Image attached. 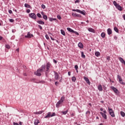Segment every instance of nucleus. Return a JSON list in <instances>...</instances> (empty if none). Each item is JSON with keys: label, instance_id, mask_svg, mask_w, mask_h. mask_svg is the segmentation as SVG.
Wrapping results in <instances>:
<instances>
[{"label": "nucleus", "instance_id": "1", "mask_svg": "<svg viewBox=\"0 0 125 125\" xmlns=\"http://www.w3.org/2000/svg\"><path fill=\"white\" fill-rule=\"evenodd\" d=\"M113 4L118 10H120V11L123 10V7L118 4L116 1H113Z\"/></svg>", "mask_w": 125, "mask_h": 125}, {"label": "nucleus", "instance_id": "2", "mask_svg": "<svg viewBox=\"0 0 125 125\" xmlns=\"http://www.w3.org/2000/svg\"><path fill=\"white\" fill-rule=\"evenodd\" d=\"M108 113L110 115V116L113 118H114V117H115L116 115H115V112H114L113 109L110 108V107H108Z\"/></svg>", "mask_w": 125, "mask_h": 125}, {"label": "nucleus", "instance_id": "3", "mask_svg": "<svg viewBox=\"0 0 125 125\" xmlns=\"http://www.w3.org/2000/svg\"><path fill=\"white\" fill-rule=\"evenodd\" d=\"M50 67H52L51 63H50V62H47L46 65V69L45 71L46 74H47V73L49 72V69L50 68Z\"/></svg>", "mask_w": 125, "mask_h": 125}, {"label": "nucleus", "instance_id": "4", "mask_svg": "<svg viewBox=\"0 0 125 125\" xmlns=\"http://www.w3.org/2000/svg\"><path fill=\"white\" fill-rule=\"evenodd\" d=\"M111 89H112V90H113L114 92L115 93L116 95H119L120 94L119 90H118V89H117L116 87L112 86L111 87Z\"/></svg>", "mask_w": 125, "mask_h": 125}, {"label": "nucleus", "instance_id": "5", "mask_svg": "<svg viewBox=\"0 0 125 125\" xmlns=\"http://www.w3.org/2000/svg\"><path fill=\"white\" fill-rule=\"evenodd\" d=\"M72 11H76V12L81 13V14H83V15H85V11H81L79 9H72Z\"/></svg>", "mask_w": 125, "mask_h": 125}, {"label": "nucleus", "instance_id": "6", "mask_svg": "<svg viewBox=\"0 0 125 125\" xmlns=\"http://www.w3.org/2000/svg\"><path fill=\"white\" fill-rule=\"evenodd\" d=\"M117 79H118L120 83H121V84H125V83L123 82V79H122V77H121V76H120L119 75H118Z\"/></svg>", "mask_w": 125, "mask_h": 125}, {"label": "nucleus", "instance_id": "7", "mask_svg": "<svg viewBox=\"0 0 125 125\" xmlns=\"http://www.w3.org/2000/svg\"><path fill=\"white\" fill-rule=\"evenodd\" d=\"M42 70H40L39 68L36 72H35V74L36 76H38L39 77H41L42 76Z\"/></svg>", "mask_w": 125, "mask_h": 125}, {"label": "nucleus", "instance_id": "8", "mask_svg": "<svg viewBox=\"0 0 125 125\" xmlns=\"http://www.w3.org/2000/svg\"><path fill=\"white\" fill-rule=\"evenodd\" d=\"M29 17L30 18H32V19H34L36 20L37 19V16H36V14L35 13H31L29 14Z\"/></svg>", "mask_w": 125, "mask_h": 125}, {"label": "nucleus", "instance_id": "9", "mask_svg": "<svg viewBox=\"0 0 125 125\" xmlns=\"http://www.w3.org/2000/svg\"><path fill=\"white\" fill-rule=\"evenodd\" d=\"M83 79L87 83L89 84V85H90V81H89V79H88V78L86 77H84Z\"/></svg>", "mask_w": 125, "mask_h": 125}, {"label": "nucleus", "instance_id": "10", "mask_svg": "<svg viewBox=\"0 0 125 125\" xmlns=\"http://www.w3.org/2000/svg\"><path fill=\"white\" fill-rule=\"evenodd\" d=\"M33 37V34H31L30 32H28L27 35L25 36V38H27L28 39H31Z\"/></svg>", "mask_w": 125, "mask_h": 125}, {"label": "nucleus", "instance_id": "11", "mask_svg": "<svg viewBox=\"0 0 125 125\" xmlns=\"http://www.w3.org/2000/svg\"><path fill=\"white\" fill-rule=\"evenodd\" d=\"M54 74H55L54 76H55V80H59L60 78L59 74H58V73L55 71L54 72Z\"/></svg>", "mask_w": 125, "mask_h": 125}, {"label": "nucleus", "instance_id": "12", "mask_svg": "<svg viewBox=\"0 0 125 125\" xmlns=\"http://www.w3.org/2000/svg\"><path fill=\"white\" fill-rule=\"evenodd\" d=\"M43 112H44V110H42L40 111L34 112L33 114H34V115H41V114H42Z\"/></svg>", "mask_w": 125, "mask_h": 125}, {"label": "nucleus", "instance_id": "13", "mask_svg": "<svg viewBox=\"0 0 125 125\" xmlns=\"http://www.w3.org/2000/svg\"><path fill=\"white\" fill-rule=\"evenodd\" d=\"M101 115H102L103 118H104V120H107V115H106V114L102 112H100Z\"/></svg>", "mask_w": 125, "mask_h": 125}, {"label": "nucleus", "instance_id": "14", "mask_svg": "<svg viewBox=\"0 0 125 125\" xmlns=\"http://www.w3.org/2000/svg\"><path fill=\"white\" fill-rule=\"evenodd\" d=\"M72 15L74 17H82V15H81L80 14H77L76 13H72Z\"/></svg>", "mask_w": 125, "mask_h": 125}, {"label": "nucleus", "instance_id": "15", "mask_svg": "<svg viewBox=\"0 0 125 125\" xmlns=\"http://www.w3.org/2000/svg\"><path fill=\"white\" fill-rule=\"evenodd\" d=\"M63 103L62 102H61V101H59L56 104V107L57 108H59L60 107V105L62 104Z\"/></svg>", "mask_w": 125, "mask_h": 125}, {"label": "nucleus", "instance_id": "16", "mask_svg": "<svg viewBox=\"0 0 125 125\" xmlns=\"http://www.w3.org/2000/svg\"><path fill=\"white\" fill-rule=\"evenodd\" d=\"M98 90H99V91H103V88L102 87V85H101V84H100L98 85Z\"/></svg>", "mask_w": 125, "mask_h": 125}, {"label": "nucleus", "instance_id": "17", "mask_svg": "<svg viewBox=\"0 0 125 125\" xmlns=\"http://www.w3.org/2000/svg\"><path fill=\"white\" fill-rule=\"evenodd\" d=\"M119 61H120V62H121V63H123V64H124V65L125 64V61L124 60V59H123L122 58L119 57Z\"/></svg>", "mask_w": 125, "mask_h": 125}, {"label": "nucleus", "instance_id": "18", "mask_svg": "<svg viewBox=\"0 0 125 125\" xmlns=\"http://www.w3.org/2000/svg\"><path fill=\"white\" fill-rule=\"evenodd\" d=\"M51 117V112H48L47 113V115L44 117L45 119H47L48 118H50Z\"/></svg>", "mask_w": 125, "mask_h": 125}, {"label": "nucleus", "instance_id": "19", "mask_svg": "<svg viewBox=\"0 0 125 125\" xmlns=\"http://www.w3.org/2000/svg\"><path fill=\"white\" fill-rule=\"evenodd\" d=\"M88 31L91 33H95V30L91 28H88Z\"/></svg>", "mask_w": 125, "mask_h": 125}, {"label": "nucleus", "instance_id": "20", "mask_svg": "<svg viewBox=\"0 0 125 125\" xmlns=\"http://www.w3.org/2000/svg\"><path fill=\"white\" fill-rule=\"evenodd\" d=\"M39 124H40V120H39V119L35 120L34 121V125H38Z\"/></svg>", "mask_w": 125, "mask_h": 125}, {"label": "nucleus", "instance_id": "21", "mask_svg": "<svg viewBox=\"0 0 125 125\" xmlns=\"http://www.w3.org/2000/svg\"><path fill=\"white\" fill-rule=\"evenodd\" d=\"M42 15L43 16V19H44L45 20H47V16L44 15V14H43V12L42 13Z\"/></svg>", "mask_w": 125, "mask_h": 125}, {"label": "nucleus", "instance_id": "22", "mask_svg": "<svg viewBox=\"0 0 125 125\" xmlns=\"http://www.w3.org/2000/svg\"><path fill=\"white\" fill-rule=\"evenodd\" d=\"M40 70H42V72H43V71H44V70H45V65H42V66L41 68H39Z\"/></svg>", "mask_w": 125, "mask_h": 125}, {"label": "nucleus", "instance_id": "23", "mask_svg": "<svg viewBox=\"0 0 125 125\" xmlns=\"http://www.w3.org/2000/svg\"><path fill=\"white\" fill-rule=\"evenodd\" d=\"M107 34L108 35H112V30L110 28L107 29Z\"/></svg>", "mask_w": 125, "mask_h": 125}, {"label": "nucleus", "instance_id": "24", "mask_svg": "<svg viewBox=\"0 0 125 125\" xmlns=\"http://www.w3.org/2000/svg\"><path fill=\"white\" fill-rule=\"evenodd\" d=\"M78 46L80 48H83V45L81 42L78 43Z\"/></svg>", "mask_w": 125, "mask_h": 125}, {"label": "nucleus", "instance_id": "25", "mask_svg": "<svg viewBox=\"0 0 125 125\" xmlns=\"http://www.w3.org/2000/svg\"><path fill=\"white\" fill-rule=\"evenodd\" d=\"M67 31H68V32H70V33H73L74 32V30L70 27H67Z\"/></svg>", "mask_w": 125, "mask_h": 125}, {"label": "nucleus", "instance_id": "26", "mask_svg": "<svg viewBox=\"0 0 125 125\" xmlns=\"http://www.w3.org/2000/svg\"><path fill=\"white\" fill-rule=\"evenodd\" d=\"M101 36L103 39H104V38L106 37V34H105V32H102L101 34Z\"/></svg>", "mask_w": 125, "mask_h": 125}, {"label": "nucleus", "instance_id": "27", "mask_svg": "<svg viewBox=\"0 0 125 125\" xmlns=\"http://www.w3.org/2000/svg\"><path fill=\"white\" fill-rule=\"evenodd\" d=\"M37 22H38L39 24H40L41 25H44V22L42 21H38Z\"/></svg>", "mask_w": 125, "mask_h": 125}, {"label": "nucleus", "instance_id": "28", "mask_svg": "<svg viewBox=\"0 0 125 125\" xmlns=\"http://www.w3.org/2000/svg\"><path fill=\"white\" fill-rule=\"evenodd\" d=\"M95 56L97 57H98L99 56H100V52H96V53H95Z\"/></svg>", "mask_w": 125, "mask_h": 125}, {"label": "nucleus", "instance_id": "29", "mask_svg": "<svg viewBox=\"0 0 125 125\" xmlns=\"http://www.w3.org/2000/svg\"><path fill=\"white\" fill-rule=\"evenodd\" d=\"M24 6H25V7H26L27 8H31V6H30V5H29L27 3L24 4Z\"/></svg>", "mask_w": 125, "mask_h": 125}, {"label": "nucleus", "instance_id": "30", "mask_svg": "<svg viewBox=\"0 0 125 125\" xmlns=\"http://www.w3.org/2000/svg\"><path fill=\"white\" fill-rule=\"evenodd\" d=\"M64 100H65V97L62 96V97H61V99L60 100V101H61V102L63 103L64 102Z\"/></svg>", "mask_w": 125, "mask_h": 125}, {"label": "nucleus", "instance_id": "31", "mask_svg": "<svg viewBox=\"0 0 125 125\" xmlns=\"http://www.w3.org/2000/svg\"><path fill=\"white\" fill-rule=\"evenodd\" d=\"M61 32L62 35H63V36H65V31H64V30H63V29H61Z\"/></svg>", "mask_w": 125, "mask_h": 125}, {"label": "nucleus", "instance_id": "32", "mask_svg": "<svg viewBox=\"0 0 125 125\" xmlns=\"http://www.w3.org/2000/svg\"><path fill=\"white\" fill-rule=\"evenodd\" d=\"M120 114H121L122 117H125V112H124V111H121Z\"/></svg>", "mask_w": 125, "mask_h": 125}, {"label": "nucleus", "instance_id": "33", "mask_svg": "<svg viewBox=\"0 0 125 125\" xmlns=\"http://www.w3.org/2000/svg\"><path fill=\"white\" fill-rule=\"evenodd\" d=\"M114 30L115 32H116V33H119V29H118V28H117V27H115L114 28Z\"/></svg>", "mask_w": 125, "mask_h": 125}, {"label": "nucleus", "instance_id": "34", "mask_svg": "<svg viewBox=\"0 0 125 125\" xmlns=\"http://www.w3.org/2000/svg\"><path fill=\"white\" fill-rule=\"evenodd\" d=\"M81 55L82 58H85V55H84V54H83V52H81Z\"/></svg>", "mask_w": 125, "mask_h": 125}, {"label": "nucleus", "instance_id": "35", "mask_svg": "<svg viewBox=\"0 0 125 125\" xmlns=\"http://www.w3.org/2000/svg\"><path fill=\"white\" fill-rule=\"evenodd\" d=\"M77 79L74 77L73 76L72 78V82H76Z\"/></svg>", "mask_w": 125, "mask_h": 125}, {"label": "nucleus", "instance_id": "36", "mask_svg": "<svg viewBox=\"0 0 125 125\" xmlns=\"http://www.w3.org/2000/svg\"><path fill=\"white\" fill-rule=\"evenodd\" d=\"M62 113L63 114V115H66L67 113H68V110H66L65 111H62Z\"/></svg>", "mask_w": 125, "mask_h": 125}, {"label": "nucleus", "instance_id": "37", "mask_svg": "<svg viewBox=\"0 0 125 125\" xmlns=\"http://www.w3.org/2000/svg\"><path fill=\"white\" fill-rule=\"evenodd\" d=\"M5 47H6V48H7L8 49H9V48H10V46L8 44H6V45H5Z\"/></svg>", "mask_w": 125, "mask_h": 125}, {"label": "nucleus", "instance_id": "38", "mask_svg": "<svg viewBox=\"0 0 125 125\" xmlns=\"http://www.w3.org/2000/svg\"><path fill=\"white\" fill-rule=\"evenodd\" d=\"M57 17L58 19H59V20H61L62 18H61V16H60V15H58L57 16Z\"/></svg>", "mask_w": 125, "mask_h": 125}, {"label": "nucleus", "instance_id": "39", "mask_svg": "<svg viewBox=\"0 0 125 125\" xmlns=\"http://www.w3.org/2000/svg\"><path fill=\"white\" fill-rule=\"evenodd\" d=\"M9 21H10V22H11V23H13V22H14V19H9Z\"/></svg>", "mask_w": 125, "mask_h": 125}, {"label": "nucleus", "instance_id": "40", "mask_svg": "<svg viewBox=\"0 0 125 125\" xmlns=\"http://www.w3.org/2000/svg\"><path fill=\"white\" fill-rule=\"evenodd\" d=\"M37 16H38V17H39V18H42V15H41V14H40V13H38V14H37Z\"/></svg>", "mask_w": 125, "mask_h": 125}, {"label": "nucleus", "instance_id": "41", "mask_svg": "<svg viewBox=\"0 0 125 125\" xmlns=\"http://www.w3.org/2000/svg\"><path fill=\"white\" fill-rule=\"evenodd\" d=\"M75 68L76 71H78V69L79 68V66H78V65H76L75 66Z\"/></svg>", "mask_w": 125, "mask_h": 125}, {"label": "nucleus", "instance_id": "42", "mask_svg": "<svg viewBox=\"0 0 125 125\" xmlns=\"http://www.w3.org/2000/svg\"><path fill=\"white\" fill-rule=\"evenodd\" d=\"M73 33H74L75 35H77V36H79V35H80V34H79V33H78L77 32L75 31H74Z\"/></svg>", "mask_w": 125, "mask_h": 125}, {"label": "nucleus", "instance_id": "43", "mask_svg": "<svg viewBox=\"0 0 125 125\" xmlns=\"http://www.w3.org/2000/svg\"><path fill=\"white\" fill-rule=\"evenodd\" d=\"M45 38H46V40H49V37L48 36V35H45Z\"/></svg>", "mask_w": 125, "mask_h": 125}, {"label": "nucleus", "instance_id": "44", "mask_svg": "<svg viewBox=\"0 0 125 125\" xmlns=\"http://www.w3.org/2000/svg\"><path fill=\"white\" fill-rule=\"evenodd\" d=\"M54 116H56L55 112H53L51 115V117H54Z\"/></svg>", "mask_w": 125, "mask_h": 125}, {"label": "nucleus", "instance_id": "45", "mask_svg": "<svg viewBox=\"0 0 125 125\" xmlns=\"http://www.w3.org/2000/svg\"><path fill=\"white\" fill-rule=\"evenodd\" d=\"M42 8H43V9H44V8H45V5H44V4H42Z\"/></svg>", "mask_w": 125, "mask_h": 125}, {"label": "nucleus", "instance_id": "46", "mask_svg": "<svg viewBox=\"0 0 125 125\" xmlns=\"http://www.w3.org/2000/svg\"><path fill=\"white\" fill-rule=\"evenodd\" d=\"M26 12L27 13H30L31 12V10L30 9H27V11H26Z\"/></svg>", "mask_w": 125, "mask_h": 125}, {"label": "nucleus", "instance_id": "47", "mask_svg": "<svg viewBox=\"0 0 125 125\" xmlns=\"http://www.w3.org/2000/svg\"><path fill=\"white\" fill-rule=\"evenodd\" d=\"M53 62L54 63H55V64L57 63V61L56 60H55V59H53Z\"/></svg>", "mask_w": 125, "mask_h": 125}, {"label": "nucleus", "instance_id": "48", "mask_svg": "<svg viewBox=\"0 0 125 125\" xmlns=\"http://www.w3.org/2000/svg\"><path fill=\"white\" fill-rule=\"evenodd\" d=\"M38 27H39L40 30H42V26H41V25H38Z\"/></svg>", "mask_w": 125, "mask_h": 125}, {"label": "nucleus", "instance_id": "49", "mask_svg": "<svg viewBox=\"0 0 125 125\" xmlns=\"http://www.w3.org/2000/svg\"><path fill=\"white\" fill-rule=\"evenodd\" d=\"M13 125H19V124H18V123H15V122H14V123H13Z\"/></svg>", "mask_w": 125, "mask_h": 125}, {"label": "nucleus", "instance_id": "50", "mask_svg": "<svg viewBox=\"0 0 125 125\" xmlns=\"http://www.w3.org/2000/svg\"><path fill=\"white\" fill-rule=\"evenodd\" d=\"M49 21H50L51 22H52V21H53V18H50Z\"/></svg>", "mask_w": 125, "mask_h": 125}, {"label": "nucleus", "instance_id": "51", "mask_svg": "<svg viewBox=\"0 0 125 125\" xmlns=\"http://www.w3.org/2000/svg\"><path fill=\"white\" fill-rule=\"evenodd\" d=\"M106 59H107V60H108V61H110V57H107L106 58Z\"/></svg>", "mask_w": 125, "mask_h": 125}, {"label": "nucleus", "instance_id": "52", "mask_svg": "<svg viewBox=\"0 0 125 125\" xmlns=\"http://www.w3.org/2000/svg\"><path fill=\"white\" fill-rule=\"evenodd\" d=\"M9 13H10V14H11V13H12V11L11 10H9Z\"/></svg>", "mask_w": 125, "mask_h": 125}, {"label": "nucleus", "instance_id": "53", "mask_svg": "<svg viewBox=\"0 0 125 125\" xmlns=\"http://www.w3.org/2000/svg\"><path fill=\"white\" fill-rule=\"evenodd\" d=\"M77 2H80V0H76L75 1V3H77Z\"/></svg>", "mask_w": 125, "mask_h": 125}, {"label": "nucleus", "instance_id": "54", "mask_svg": "<svg viewBox=\"0 0 125 125\" xmlns=\"http://www.w3.org/2000/svg\"><path fill=\"white\" fill-rule=\"evenodd\" d=\"M55 85H58V82H56L55 83Z\"/></svg>", "mask_w": 125, "mask_h": 125}, {"label": "nucleus", "instance_id": "55", "mask_svg": "<svg viewBox=\"0 0 125 125\" xmlns=\"http://www.w3.org/2000/svg\"><path fill=\"white\" fill-rule=\"evenodd\" d=\"M68 76H71V72L69 71L68 72Z\"/></svg>", "mask_w": 125, "mask_h": 125}, {"label": "nucleus", "instance_id": "56", "mask_svg": "<svg viewBox=\"0 0 125 125\" xmlns=\"http://www.w3.org/2000/svg\"><path fill=\"white\" fill-rule=\"evenodd\" d=\"M103 112H104V114H106L107 113V111L106 110H104L103 111Z\"/></svg>", "mask_w": 125, "mask_h": 125}, {"label": "nucleus", "instance_id": "57", "mask_svg": "<svg viewBox=\"0 0 125 125\" xmlns=\"http://www.w3.org/2000/svg\"><path fill=\"white\" fill-rule=\"evenodd\" d=\"M16 50L17 52H19V48L17 49Z\"/></svg>", "mask_w": 125, "mask_h": 125}, {"label": "nucleus", "instance_id": "58", "mask_svg": "<svg viewBox=\"0 0 125 125\" xmlns=\"http://www.w3.org/2000/svg\"><path fill=\"white\" fill-rule=\"evenodd\" d=\"M117 39L118 38L117 37V36L114 37V40H117Z\"/></svg>", "mask_w": 125, "mask_h": 125}, {"label": "nucleus", "instance_id": "59", "mask_svg": "<svg viewBox=\"0 0 125 125\" xmlns=\"http://www.w3.org/2000/svg\"><path fill=\"white\" fill-rule=\"evenodd\" d=\"M100 111H102V112L103 111V108H100Z\"/></svg>", "mask_w": 125, "mask_h": 125}, {"label": "nucleus", "instance_id": "60", "mask_svg": "<svg viewBox=\"0 0 125 125\" xmlns=\"http://www.w3.org/2000/svg\"><path fill=\"white\" fill-rule=\"evenodd\" d=\"M1 40H2V37L1 36H0V41H1Z\"/></svg>", "mask_w": 125, "mask_h": 125}, {"label": "nucleus", "instance_id": "61", "mask_svg": "<svg viewBox=\"0 0 125 125\" xmlns=\"http://www.w3.org/2000/svg\"><path fill=\"white\" fill-rule=\"evenodd\" d=\"M89 106H90L91 107L92 104H91V103H89Z\"/></svg>", "mask_w": 125, "mask_h": 125}, {"label": "nucleus", "instance_id": "62", "mask_svg": "<svg viewBox=\"0 0 125 125\" xmlns=\"http://www.w3.org/2000/svg\"><path fill=\"white\" fill-rule=\"evenodd\" d=\"M51 39L52 40V41H54V39L52 38V37H51Z\"/></svg>", "mask_w": 125, "mask_h": 125}, {"label": "nucleus", "instance_id": "63", "mask_svg": "<svg viewBox=\"0 0 125 125\" xmlns=\"http://www.w3.org/2000/svg\"><path fill=\"white\" fill-rule=\"evenodd\" d=\"M19 124H20V125H22V122H20L19 123Z\"/></svg>", "mask_w": 125, "mask_h": 125}, {"label": "nucleus", "instance_id": "64", "mask_svg": "<svg viewBox=\"0 0 125 125\" xmlns=\"http://www.w3.org/2000/svg\"><path fill=\"white\" fill-rule=\"evenodd\" d=\"M103 125V124L101 123V124H100V125Z\"/></svg>", "mask_w": 125, "mask_h": 125}]
</instances>
